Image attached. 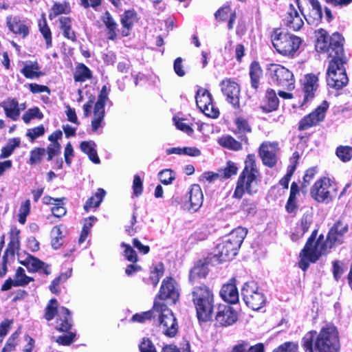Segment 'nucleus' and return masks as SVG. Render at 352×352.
I'll return each instance as SVG.
<instances>
[{
  "instance_id": "f257e3e1",
  "label": "nucleus",
  "mask_w": 352,
  "mask_h": 352,
  "mask_svg": "<svg viewBox=\"0 0 352 352\" xmlns=\"http://www.w3.org/2000/svg\"><path fill=\"white\" fill-rule=\"evenodd\" d=\"M302 346L305 352H338L340 342L336 328L331 324H326L320 332H307L302 339Z\"/></svg>"
},
{
  "instance_id": "f03ea898",
  "label": "nucleus",
  "mask_w": 352,
  "mask_h": 352,
  "mask_svg": "<svg viewBox=\"0 0 352 352\" xmlns=\"http://www.w3.org/2000/svg\"><path fill=\"white\" fill-rule=\"evenodd\" d=\"M258 175L256 157L254 154H249L245 160L244 168L237 179L233 197L241 199L245 193L250 195L256 193Z\"/></svg>"
},
{
  "instance_id": "7ed1b4c3",
  "label": "nucleus",
  "mask_w": 352,
  "mask_h": 352,
  "mask_svg": "<svg viewBox=\"0 0 352 352\" xmlns=\"http://www.w3.org/2000/svg\"><path fill=\"white\" fill-rule=\"evenodd\" d=\"M248 231L238 227L224 236L214 250V256L219 263L230 261L237 254Z\"/></svg>"
},
{
  "instance_id": "20e7f679",
  "label": "nucleus",
  "mask_w": 352,
  "mask_h": 352,
  "mask_svg": "<svg viewBox=\"0 0 352 352\" xmlns=\"http://www.w3.org/2000/svg\"><path fill=\"white\" fill-rule=\"evenodd\" d=\"M191 294L199 321H210L212 318L214 308V296L212 289L205 285H201L194 287Z\"/></svg>"
},
{
  "instance_id": "39448f33",
  "label": "nucleus",
  "mask_w": 352,
  "mask_h": 352,
  "mask_svg": "<svg viewBox=\"0 0 352 352\" xmlns=\"http://www.w3.org/2000/svg\"><path fill=\"white\" fill-rule=\"evenodd\" d=\"M343 41L344 38L338 32L329 36L324 30L320 29L318 31L316 50L320 53L327 52L329 60L336 59L345 56Z\"/></svg>"
},
{
  "instance_id": "423d86ee",
  "label": "nucleus",
  "mask_w": 352,
  "mask_h": 352,
  "mask_svg": "<svg viewBox=\"0 0 352 352\" xmlns=\"http://www.w3.org/2000/svg\"><path fill=\"white\" fill-rule=\"evenodd\" d=\"M273 47L283 56H293L298 50L302 40L283 28H275L271 34Z\"/></svg>"
},
{
  "instance_id": "0eeeda50",
  "label": "nucleus",
  "mask_w": 352,
  "mask_h": 352,
  "mask_svg": "<svg viewBox=\"0 0 352 352\" xmlns=\"http://www.w3.org/2000/svg\"><path fill=\"white\" fill-rule=\"evenodd\" d=\"M346 62V56L329 60L326 78L329 87L340 90L347 85L349 79L344 67Z\"/></svg>"
},
{
  "instance_id": "6e6552de",
  "label": "nucleus",
  "mask_w": 352,
  "mask_h": 352,
  "mask_svg": "<svg viewBox=\"0 0 352 352\" xmlns=\"http://www.w3.org/2000/svg\"><path fill=\"white\" fill-rule=\"evenodd\" d=\"M157 311H155V320L160 331L166 336L173 338L178 331L177 319L173 311L163 302H156Z\"/></svg>"
},
{
  "instance_id": "1a4fd4ad",
  "label": "nucleus",
  "mask_w": 352,
  "mask_h": 352,
  "mask_svg": "<svg viewBox=\"0 0 352 352\" xmlns=\"http://www.w3.org/2000/svg\"><path fill=\"white\" fill-rule=\"evenodd\" d=\"M241 295L245 305L253 310H258L266 302L264 294L254 281L244 283L241 289Z\"/></svg>"
},
{
  "instance_id": "9d476101",
  "label": "nucleus",
  "mask_w": 352,
  "mask_h": 352,
  "mask_svg": "<svg viewBox=\"0 0 352 352\" xmlns=\"http://www.w3.org/2000/svg\"><path fill=\"white\" fill-rule=\"evenodd\" d=\"M109 92L106 85L102 86L94 108V116L91 122V132L101 133L104 126V107L109 100Z\"/></svg>"
},
{
  "instance_id": "9b49d317",
  "label": "nucleus",
  "mask_w": 352,
  "mask_h": 352,
  "mask_svg": "<svg viewBox=\"0 0 352 352\" xmlns=\"http://www.w3.org/2000/svg\"><path fill=\"white\" fill-rule=\"evenodd\" d=\"M318 230H314L302 249V254L306 255L311 261H317L320 257L327 253V243L324 240L323 234H320L316 240Z\"/></svg>"
},
{
  "instance_id": "f8f14e48",
  "label": "nucleus",
  "mask_w": 352,
  "mask_h": 352,
  "mask_svg": "<svg viewBox=\"0 0 352 352\" xmlns=\"http://www.w3.org/2000/svg\"><path fill=\"white\" fill-rule=\"evenodd\" d=\"M268 73L271 80L276 85L285 89H294V78L293 73L286 67L277 64H272L268 67Z\"/></svg>"
},
{
  "instance_id": "ddd939ff",
  "label": "nucleus",
  "mask_w": 352,
  "mask_h": 352,
  "mask_svg": "<svg viewBox=\"0 0 352 352\" xmlns=\"http://www.w3.org/2000/svg\"><path fill=\"white\" fill-rule=\"evenodd\" d=\"M197 107L206 116L216 118L219 115V111L212 102V97L208 89L199 87L195 95Z\"/></svg>"
},
{
  "instance_id": "4468645a",
  "label": "nucleus",
  "mask_w": 352,
  "mask_h": 352,
  "mask_svg": "<svg viewBox=\"0 0 352 352\" xmlns=\"http://www.w3.org/2000/svg\"><path fill=\"white\" fill-rule=\"evenodd\" d=\"M332 188L330 179L322 177L315 182L311 188L310 195L318 202L329 203L332 200L331 195Z\"/></svg>"
},
{
  "instance_id": "2eb2a0df",
  "label": "nucleus",
  "mask_w": 352,
  "mask_h": 352,
  "mask_svg": "<svg viewBox=\"0 0 352 352\" xmlns=\"http://www.w3.org/2000/svg\"><path fill=\"white\" fill-rule=\"evenodd\" d=\"M328 107V102L327 101H323L322 103L314 111L305 116L300 120L298 124V130H307L323 121Z\"/></svg>"
},
{
  "instance_id": "dca6fc26",
  "label": "nucleus",
  "mask_w": 352,
  "mask_h": 352,
  "mask_svg": "<svg viewBox=\"0 0 352 352\" xmlns=\"http://www.w3.org/2000/svg\"><path fill=\"white\" fill-rule=\"evenodd\" d=\"M238 319L235 309L226 305H219L214 317L216 327H228L234 324Z\"/></svg>"
},
{
  "instance_id": "f3484780",
  "label": "nucleus",
  "mask_w": 352,
  "mask_h": 352,
  "mask_svg": "<svg viewBox=\"0 0 352 352\" xmlns=\"http://www.w3.org/2000/svg\"><path fill=\"white\" fill-rule=\"evenodd\" d=\"M220 85L221 91L226 97L227 101L234 107H239L240 95L239 85L230 78H226L221 81Z\"/></svg>"
},
{
  "instance_id": "a211bd4d",
  "label": "nucleus",
  "mask_w": 352,
  "mask_h": 352,
  "mask_svg": "<svg viewBox=\"0 0 352 352\" xmlns=\"http://www.w3.org/2000/svg\"><path fill=\"white\" fill-rule=\"evenodd\" d=\"M348 231V225L341 221H336L329 230L326 239L327 250L335 245L341 244L344 240V235Z\"/></svg>"
},
{
  "instance_id": "6ab92c4d",
  "label": "nucleus",
  "mask_w": 352,
  "mask_h": 352,
  "mask_svg": "<svg viewBox=\"0 0 352 352\" xmlns=\"http://www.w3.org/2000/svg\"><path fill=\"white\" fill-rule=\"evenodd\" d=\"M278 144L276 142H263L259 147V155L263 163L269 167L275 166L277 162L276 153Z\"/></svg>"
},
{
  "instance_id": "aec40b11",
  "label": "nucleus",
  "mask_w": 352,
  "mask_h": 352,
  "mask_svg": "<svg viewBox=\"0 0 352 352\" xmlns=\"http://www.w3.org/2000/svg\"><path fill=\"white\" fill-rule=\"evenodd\" d=\"M283 25L293 31H298L304 25L302 16L293 4H290L283 19Z\"/></svg>"
},
{
  "instance_id": "412c9836",
  "label": "nucleus",
  "mask_w": 352,
  "mask_h": 352,
  "mask_svg": "<svg viewBox=\"0 0 352 352\" xmlns=\"http://www.w3.org/2000/svg\"><path fill=\"white\" fill-rule=\"evenodd\" d=\"M20 263L26 267L30 272H38L45 275L51 274L50 265L30 254H28L24 260L21 261Z\"/></svg>"
},
{
  "instance_id": "4be33fe9",
  "label": "nucleus",
  "mask_w": 352,
  "mask_h": 352,
  "mask_svg": "<svg viewBox=\"0 0 352 352\" xmlns=\"http://www.w3.org/2000/svg\"><path fill=\"white\" fill-rule=\"evenodd\" d=\"M175 281L170 277H167L163 280L158 298L161 300L170 299L173 303H175L179 298V292L175 287Z\"/></svg>"
},
{
  "instance_id": "5701e85b",
  "label": "nucleus",
  "mask_w": 352,
  "mask_h": 352,
  "mask_svg": "<svg viewBox=\"0 0 352 352\" xmlns=\"http://www.w3.org/2000/svg\"><path fill=\"white\" fill-rule=\"evenodd\" d=\"M301 82L305 94L304 100L307 102L314 97L315 91L318 87V78L316 74H307L305 75Z\"/></svg>"
},
{
  "instance_id": "b1692460",
  "label": "nucleus",
  "mask_w": 352,
  "mask_h": 352,
  "mask_svg": "<svg viewBox=\"0 0 352 352\" xmlns=\"http://www.w3.org/2000/svg\"><path fill=\"white\" fill-rule=\"evenodd\" d=\"M56 323V329L59 331L67 332L70 330L73 324L71 311L65 307H58Z\"/></svg>"
},
{
  "instance_id": "393cba45",
  "label": "nucleus",
  "mask_w": 352,
  "mask_h": 352,
  "mask_svg": "<svg viewBox=\"0 0 352 352\" xmlns=\"http://www.w3.org/2000/svg\"><path fill=\"white\" fill-rule=\"evenodd\" d=\"M234 281L235 279L232 278L230 283L224 284L219 292L221 298L230 304H235L239 301V292Z\"/></svg>"
},
{
  "instance_id": "a878e982",
  "label": "nucleus",
  "mask_w": 352,
  "mask_h": 352,
  "mask_svg": "<svg viewBox=\"0 0 352 352\" xmlns=\"http://www.w3.org/2000/svg\"><path fill=\"white\" fill-rule=\"evenodd\" d=\"M0 107L3 108L7 118L14 121L18 120L21 109L16 98H8L0 103Z\"/></svg>"
},
{
  "instance_id": "bb28decb",
  "label": "nucleus",
  "mask_w": 352,
  "mask_h": 352,
  "mask_svg": "<svg viewBox=\"0 0 352 352\" xmlns=\"http://www.w3.org/2000/svg\"><path fill=\"white\" fill-rule=\"evenodd\" d=\"M204 195L200 186L197 184L192 186L189 192L190 206L188 210L191 212H197L201 206Z\"/></svg>"
},
{
  "instance_id": "cd10ccee",
  "label": "nucleus",
  "mask_w": 352,
  "mask_h": 352,
  "mask_svg": "<svg viewBox=\"0 0 352 352\" xmlns=\"http://www.w3.org/2000/svg\"><path fill=\"white\" fill-rule=\"evenodd\" d=\"M6 23L8 28L11 32L15 34L21 36L22 38H25L29 34V28L26 25L22 23L20 19L17 16H7Z\"/></svg>"
},
{
  "instance_id": "c85d7f7f",
  "label": "nucleus",
  "mask_w": 352,
  "mask_h": 352,
  "mask_svg": "<svg viewBox=\"0 0 352 352\" xmlns=\"http://www.w3.org/2000/svg\"><path fill=\"white\" fill-rule=\"evenodd\" d=\"M265 103L261 107L264 112H272L277 109L279 100L274 90L269 89L266 91Z\"/></svg>"
},
{
  "instance_id": "c756f323",
  "label": "nucleus",
  "mask_w": 352,
  "mask_h": 352,
  "mask_svg": "<svg viewBox=\"0 0 352 352\" xmlns=\"http://www.w3.org/2000/svg\"><path fill=\"white\" fill-rule=\"evenodd\" d=\"M39 69L40 67L37 62L26 63L21 69V73L28 79L38 78L44 74Z\"/></svg>"
},
{
  "instance_id": "7c9ffc66",
  "label": "nucleus",
  "mask_w": 352,
  "mask_h": 352,
  "mask_svg": "<svg viewBox=\"0 0 352 352\" xmlns=\"http://www.w3.org/2000/svg\"><path fill=\"white\" fill-rule=\"evenodd\" d=\"M235 124L236 126L235 134L241 142L248 144V139L245 133H250L252 131L248 121L243 118H237L235 120Z\"/></svg>"
},
{
  "instance_id": "2f4dec72",
  "label": "nucleus",
  "mask_w": 352,
  "mask_h": 352,
  "mask_svg": "<svg viewBox=\"0 0 352 352\" xmlns=\"http://www.w3.org/2000/svg\"><path fill=\"white\" fill-rule=\"evenodd\" d=\"M81 151L87 154L89 160L96 164L100 163V158L96 149V144L93 141H83L80 143Z\"/></svg>"
},
{
  "instance_id": "473e14b6",
  "label": "nucleus",
  "mask_w": 352,
  "mask_h": 352,
  "mask_svg": "<svg viewBox=\"0 0 352 352\" xmlns=\"http://www.w3.org/2000/svg\"><path fill=\"white\" fill-rule=\"evenodd\" d=\"M102 21L108 30V38L112 41L115 40L117 37V23L108 11L104 13Z\"/></svg>"
},
{
  "instance_id": "72a5a7b5",
  "label": "nucleus",
  "mask_w": 352,
  "mask_h": 352,
  "mask_svg": "<svg viewBox=\"0 0 352 352\" xmlns=\"http://www.w3.org/2000/svg\"><path fill=\"white\" fill-rule=\"evenodd\" d=\"M137 19V14L134 10H126L121 16V23L122 26L127 30L122 31V35L127 36L129 35V30L132 28L134 22Z\"/></svg>"
},
{
  "instance_id": "f704fd0d",
  "label": "nucleus",
  "mask_w": 352,
  "mask_h": 352,
  "mask_svg": "<svg viewBox=\"0 0 352 352\" xmlns=\"http://www.w3.org/2000/svg\"><path fill=\"white\" fill-rule=\"evenodd\" d=\"M219 144L229 150L238 151L242 149V142L241 140L237 141L231 135H227L222 136L218 140Z\"/></svg>"
},
{
  "instance_id": "c9c22d12",
  "label": "nucleus",
  "mask_w": 352,
  "mask_h": 352,
  "mask_svg": "<svg viewBox=\"0 0 352 352\" xmlns=\"http://www.w3.org/2000/svg\"><path fill=\"white\" fill-rule=\"evenodd\" d=\"M105 194L106 192L104 189L98 188L94 195L91 196L87 200L84 206V209L88 212L89 210L91 208L98 207L102 202Z\"/></svg>"
},
{
  "instance_id": "e433bc0d",
  "label": "nucleus",
  "mask_w": 352,
  "mask_h": 352,
  "mask_svg": "<svg viewBox=\"0 0 352 352\" xmlns=\"http://www.w3.org/2000/svg\"><path fill=\"white\" fill-rule=\"evenodd\" d=\"M72 274V268H69L65 272L61 273L58 277L54 278L50 285V290L55 294L60 292L59 285L66 281Z\"/></svg>"
},
{
  "instance_id": "4c0bfd02",
  "label": "nucleus",
  "mask_w": 352,
  "mask_h": 352,
  "mask_svg": "<svg viewBox=\"0 0 352 352\" xmlns=\"http://www.w3.org/2000/svg\"><path fill=\"white\" fill-rule=\"evenodd\" d=\"M63 228L64 226L63 225H58L54 226L51 232L52 239L51 241L52 247L57 250L62 245V240L64 236L63 233Z\"/></svg>"
},
{
  "instance_id": "58836bf2",
  "label": "nucleus",
  "mask_w": 352,
  "mask_h": 352,
  "mask_svg": "<svg viewBox=\"0 0 352 352\" xmlns=\"http://www.w3.org/2000/svg\"><path fill=\"white\" fill-rule=\"evenodd\" d=\"M262 74L261 68L258 63L254 61L252 63L250 68V76L251 78L252 87L257 89L259 78Z\"/></svg>"
},
{
  "instance_id": "ea45409f",
  "label": "nucleus",
  "mask_w": 352,
  "mask_h": 352,
  "mask_svg": "<svg viewBox=\"0 0 352 352\" xmlns=\"http://www.w3.org/2000/svg\"><path fill=\"white\" fill-rule=\"evenodd\" d=\"M34 279L28 276L25 273V270L19 267L14 275V287L25 286L32 281Z\"/></svg>"
},
{
  "instance_id": "a19ab883",
  "label": "nucleus",
  "mask_w": 352,
  "mask_h": 352,
  "mask_svg": "<svg viewBox=\"0 0 352 352\" xmlns=\"http://www.w3.org/2000/svg\"><path fill=\"white\" fill-rule=\"evenodd\" d=\"M91 76L90 69L84 64L79 65L74 73V78L76 82H84Z\"/></svg>"
},
{
  "instance_id": "79ce46f5",
  "label": "nucleus",
  "mask_w": 352,
  "mask_h": 352,
  "mask_svg": "<svg viewBox=\"0 0 352 352\" xmlns=\"http://www.w3.org/2000/svg\"><path fill=\"white\" fill-rule=\"evenodd\" d=\"M297 7L301 14L305 12V8L308 6L309 10H322L318 0H296Z\"/></svg>"
},
{
  "instance_id": "37998d69",
  "label": "nucleus",
  "mask_w": 352,
  "mask_h": 352,
  "mask_svg": "<svg viewBox=\"0 0 352 352\" xmlns=\"http://www.w3.org/2000/svg\"><path fill=\"white\" fill-rule=\"evenodd\" d=\"M309 24L318 25L322 17V10H309L307 14H301Z\"/></svg>"
},
{
  "instance_id": "c03bdc74",
  "label": "nucleus",
  "mask_w": 352,
  "mask_h": 352,
  "mask_svg": "<svg viewBox=\"0 0 352 352\" xmlns=\"http://www.w3.org/2000/svg\"><path fill=\"white\" fill-rule=\"evenodd\" d=\"M208 267L205 265L195 266L190 272L189 279L193 282L197 278H204L208 274Z\"/></svg>"
},
{
  "instance_id": "a18cd8bd",
  "label": "nucleus",
  "mask_w": 352,
  "mask_h": 352,
  "mask_svg": "<svg viewBox=\"0 0 352 352\" xmlns=\"http://www.w3.org/2000/svg\"><path fill=\"white\" fill-rule=\"evenodd\" d=\"M156 300L154 302L153 309L142 314H136L133 316L132 320L134 322H144L146 320L155 319V311H157Z\"/></svg>"
},
{
  "instance_id": "49530a36",
  "label": "nucleus",
  "mask_w": 352,
  "mask_h": 352,
  "mask_svg": "<svg viewBox=\"0 0 352 352\" xmlns=\"http://www.w3.org/2000/svg\"><path fill=\"white\" fill-rule=\"evenodd\" d=\"M336 154L342 162H349L352 158V147L349 146H339L336 148Z\"/></svg>"
},
{
  "instance_id": "de8ad7c7",
  "label": "nucleus",
  "mask_w": 352,
  "mask_h": 352,
  "mask_svg": "<svg viewBox=\"0 0 352 352\" xmlns=\"http://www.w3.org/2000/svg\"><path fill=\"white\" fill-rule=\"evenodd\" d=\"M164 274V265L160 263L156 265L151 272L149 280L154 287L158 284L160 279Z\"/></svg>"
},
{
  "instance_id": "09e8293b",
  "label": "nucleus",
  "mask_w": 352,
  "mask_h": 352,
  "mask_svg": "<svg viewBox=\"0 0 352 352\" xmlns=\"http://www.w3.org/2000/svg\"><path fill=\"white\" fill-rule=\"evenodd\" d=\"M43 118V114L38 107L29 109L22 116V119L25 124H29L33 119L41 120Z\"/></svg>"
},
{
  "instance_id": "8fccbe9b",
  "label": "nucleus",
  "mask_w": 352,
  "mask_h": 352,
  "mask_svg": "<svg viewBox=\"0 0 352 352\" xmlns=\"http://www.w3.org/2000/svg\"><path fill=\"white\" fill-rule=\"evenodd\" d=\"M38 27L45 40L47 47H50L52 46V33L44 17L42 21H39Z\"/></svg>"
},
{
  "instance_id": "3c124183",
  "label": "nucleus",
  "mask_w": 352,
  "mask_h": 352,
  "mask_svg": "<svg viewBox=\"0 0 352 352\" xmlns=\"http://www.w3.org/2000/svg\"><path fill=\"white\" fill-rule=\"evenodd\" d=\"M57 303L56 299L52 298L47 305L45 308V318L47 321L52 320L56 315L58 316V308Z\"/></svg>"
},
{
  "instance_id": "603ef678",
  "label": "nucleus",
  "mask_w": 352,
  "mask_h": 352,
  "mask_svg": "<svg viewBox=\"0 0 352 352\" xmlns=\"http://www.w3.org/2000/svg\"><path fill=\"white\" fill-rule=\"evenodd\" d=\"M19 232L16 234L15 236H12L10 238V241L8 243V248L5 251L3 256L8 258L9 255L13 256L14 254L15 250L19 249Z\"/></svg>"
},
{
  "instance_id": "864d4df0",
  "label": "nucleus",
  "mask_w": 352,
  "mask_h": 352,
  "mask_svg": "<svg viewBox=\"0 0 352 352\" xmlns=\"http://www.w3.org/2000/svg\"><path fill=\"white\" fill-rule=\"evenodd\" d=\"M272 352H299L298 344L294 342H285L274 349Z\"/></svg>"
},
{
  "instance_id": "5fc2aeb1",
  "label": "nucleus",
  "mask_w": 352,
  "mask_h": 352,
  "mask_svg": "<svg viewBox=\"0 0 352 352\" xmlns=\"http://www.w3.org/2000/svg\"><path fill=\"white\" fill-rule=\"evenodd\" d=\"M30 212V201L29 199L23 202L19 208V222L24 224L26 221V217Z\"/></svg>"
},
{
  "instance_id": "6e6d98bb",
  "label": "nucleus",
  "mask_w": 352,
  "mask_h": 352,
  "mask_svg": "<svg viewBox=\"0 0 352 352\" xmlns=\"http://www.w3.org/2000/svg\"><path fill=\"white\" fill-rule=\"evenodd\" d=\"M46 153V151L43 148H35L30 151V164L31 165L36 164L41 162L42 157Z\"/></svg>"
},
{
  "instance_id": "4d7b16f0",
  "label": "nucleus",
  "mask_w": 352,
  "mask_h": 352,
  "mask_svg": "<svg viewBox=\"0 0 352 352\" xmlns=\"http://www.w3.org/2000/svg\"><path fill=\"white\" fill-rule=\"evenodd\" d=\"M159 179L164 185L170 184L175 179V174L170 169H164L159 173Z\"/></svg>"
},
{
  "instance_id": "13d9d810",
  "label": "nucleus",
  "mask_w": 352,
  "mask_h": 352,
  "mask_svg": "<svg viewBox=\"0 0 352 352\" xmlns=\"http://www.w3.org/2000/svg\"><path fill=\"white\" fill-rule=\"evenodd\" d=\"M120 245L124 248L123 254L124 258L130 262L136 263L138 261V255L131 246L124 242H122Z\"/></svg>"
},
{
  "instance_id": "bf43d9fd",
  "label": "nucleus",
  "mask_w": 352,
  "mask_h": 352,
  "mask_svg": "<svg viewBox=\"0 0 352 352\" xmlns=\"http://www.w3.org/2000/svg\"><path fill=\"white\" fill-rule=\"evenodd\" d=\"M44 133L45 127L43 124H41L38 126L28 129L26 135L31 142H34L36 138L43 136Z\"/></svg>"
},
{
  "instance_id": "052dcab7",
  "label": "nucleus",
  "mask_w": 352,
  "mask_h": 352,
  "mask_svg": "<svg viewBox=\"0 0 352 352\" xmlns=\"http://www.w3.org/2000/svg\"><path fill=\"white\" fill-rule=\"evenodd\" d=\"M238 168L236 164L232 161H228L226 166L222 169V175L224 178H230L237 173Z\"/></svg>"
},
{
  "instance_id": "680f3d73",
  "label": "nucleus",
  "mask_w": 352,
  "mask_h": 352,
  "mask_svg": "<svg viewBox=\"0 0 352 352\" xmlns=\"http://www.w3.org/2000/svg\"><path fill=\"white\" fill-rule=\"evenodd\" d=\"M45 151L47 153V160L51 161L54 157L60 153V144L59 143L50 144Z\"/></svg>"
},
{
  "instance_id": "e2e57ef3",
  "label": "nucleus",
  "mask_w": 352,
  "mask_h": 352,
  "mask_svg": "<svg viewBox=\"0 0 352 352\" xmlns=\"http://www.w3.org/2000/svg\"><path fill=\"white\" fill-rule=\"evenodd\" d=\"M76 338V333L69 332L67 334L60 336L56 338V342L59 344L68 346L71 344Z\"/></svg>"
},
{
  "instance_id": "0e129e2a",
  "label": "nucleus",
  "mask_w": 352,
  "mask_h": 352,
  "mask_svg": "<svg viewBox=\"0 0 352 352\" xmlns=\"http://www.w3.org/2000/svg\"><path fill=\"white\" fill-rule=\"evenodd\" d=\"M51 211L52 214L56 217L60 218L65 216L67 212V210L63 206V199H62V201L56 203L55 205L52 207Z\"/></svg>"
},
{
  "instance_id": "69168bd1",
  "label": "nucleus",
  "mask_w": 352,
  "mask_h": 352,
  "mask_svg": "<svg viewBox=\"0 0 352 352\" xmlns=\"http://www.w3.org/2000/svg\"><path fill=\"white\" fill-rule=\"evenodd\" d=\"M132 188L133 194L136 197H139L142 195L143 191V182L140 177L138 175H135L133 177Z\"/></svg>"
},
{
  "instance_id": "338daca9",
  "label": "nucleus",
  "mask_w": 352,
  "mask_h": 352,
  "mask_svg": "<svg viewBox=\"0 0 352 352\" xmlns=\"http://www.w3.org/2000/svg\"><path fill=\"white\" fill-rule=\"evenodd\" d=\"M241 209L248 214L253 215L256 212V205L251 200L244 199L241 204Z\"/></svg>"
},
{
  "instance_id": "774afa93",
  "label": "nucleus",
  "mask_w": 352,
  "mask_h": 352,
  "mask_svg": "<svg viewBox=\"0 0 352 352\" xmlns=\"http://www.w3.org/2000/svg\"><path fill=\"white\" fill-rule=\"evenodd\" d=\"M229 6H225L219 8L214 14L215 19L220 21H223L229 17L230 14L232 13Z\"/></svg>"
}]
</instances>
